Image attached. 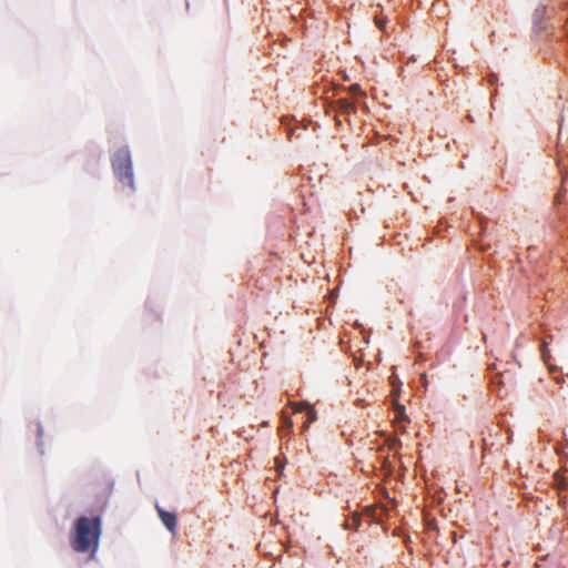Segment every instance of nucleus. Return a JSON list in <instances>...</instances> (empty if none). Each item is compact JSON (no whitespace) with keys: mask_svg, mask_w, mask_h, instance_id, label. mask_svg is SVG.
<instances>
[{"mask_svg":"<svg viewBox=\"0 0 568 568\" xmlns=\"http://www.w3.org/2000/svg\"><path fill=\"white\" fill-rule=\"evenodd\" d=\"M102 535V520L100 516H80L73 523L70 531V545L75 552H90L95 555Z\"/></svg>","mask_w":568,"mask_h":568,"instance_id":"obj_1","label":"nucleus"},{"mask_svg":"<svg viewBox=\"0 0 568 568\" xmlns=\"http://www.w3.org/2000/svg\"><path fill=\"white\" fill-rule=\"evenodd\" d=\"M112 169L119 181L133 186L132 161L128 148H121L115 152L112 159Z\"/></svg>","mask_w":568,"mask_h":568,"instance_id":"obj_2","label":"nucleus"},{"mask_svg":"<svg viewBox=\"0 0 568 568\" xmlns=\"http://www.w3.org/2000/svg\"><path fill=\"white\" fill-rule=\"evenodd\" d=\"M156 513L162 521V524L165 526V528L172 534L176 535V528H178V517L175 513L166 511L158 504L155 505Z\"/></svg>","mask_w":568,"mask_h":568,"instance_id":"obj_3","label":"nucleus"},{"mask_svg":"<svg viewBox=\"0 0 568 568\" xmlns=\"http://www.w3.org/2000/svg\"><path fill=\"white\" fill-rule=\"evenodd\" d=\"M304 409H306V419L303 423V430H306L316 420V413L313 408L307 407L306 404L300 403L294 405V413H300Z\"/></svg>","mask_w":568,"mask_h":568,"instance_id":"obj_4","label":"nucleus"},{"mask_svg":"<svg viewBox=\"0 0 568 568\" xmlns=\"http://www.w3.org/2000/svg\"><path fill=\"white\" fill-rule=\"evenodd\" d=\"M393 406H394V410L396 413L397 422H408L409 420L408 416L405 413V406L403 404H399L397 402V398L394 399Z\"/></svg>","mask_w":568,"mask_h":568,"instance_id":"obj_5","label":"nucleus"},{"mask_svg":"<svg viewBox=\"0 0 568 568\" xmlns=\"http://www.w3.org/2000/svg\"><path fill=\"white\" fill-rule=\"evenodd\" d=\"M361 526V515L354 514L353 517L345 521L344 527L345 529H358Z\"/></svg>","mask_w":568,"mask_h":568,"instance_id":"obj_6","label":"nucleus"},{"mask_svg":"<svg viewBox=\"0 0 568 568\" xmlns=\"http://www.w3.org/2000/svg\"><path fill=\"white\" fill-rule=\"evenodd\" d=\"M338 104H339V110L343 113H351V112H355V110H356L355 105L353 103L348 102L347 100H339Z\"/></svg>","mask_w":568,"mask_h":568,"instance_id":"obj_7","label":"nucleus"},{"mask_svg":"<svg viewBox=\"0 0 568 568\" xmlns=\"http://www.w3.org/2000/svg\"><path fill=\"white\" fill-rule=\"evenodd\" d=\"M375 24L377 26V28L379 30L384 31L385 30L386 21L384 19H382V18L376 17L375 18Z\"/></svg>","mask_w":568,"mask_h":568,"instance_id":"obj_8","label":"nucleus"},{"mask_svg":"<svg viewBox=\"0 0 568 568\" xmlns=\"http://www.w3.org/2000/svg\"><path fill=\"white\" fill-rule=\"evenodd\" d=\"M349 91L352 93H359L361 92V88H359L358 84H353V85L349 87Z\"/></svg>","mask_w":568,"mask_h":568,"instance_id":"obj_9","label":"nucleus"},{"mask_svg":"<svg viewBox=\"0 0 568 568\" xmlns=\"http://www.w3.org/2000/svg\"><path fill=\"white\" fill-rule=\"evenodd\" d=\"M284 427L292 428V427H293V422H292V419H290V418H285V419H284Z\"/></svg>","mask_w":568,"mask_h":568,"instance_id":"obj_10","label":"nucleus"},{"mask_svg":"<svg viewBox=\"0 0 568 568\" xmlns=\"http://www.w3.org/2000/svg\"><path fill=\"white\" fill-rule=\"evenodd\" d=\"M38 432H39V435L41 436L42 435V428L39 427Z\"/></svg>","mask_w":568,"mask_h":568,"instance_id":"obj_11","label":"nucleus"},{"mask_svg":"<svg viewBox=\"0 0 568 568\" xmlns=\"http://www.w3.org/2000/svg\"><path fill=\"white\" fill-rule=\"evenodd\" d=\"M484 445H485V447L488 446L487 439H484Z\"/></svg>","mask_w":568,"mask_h":568,"instance_id":"obj_12","label":"nucleus"}]
</instances>
